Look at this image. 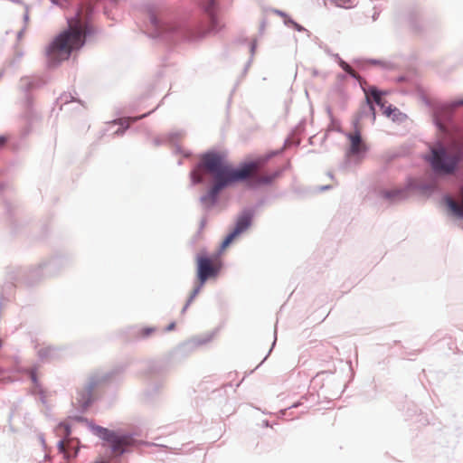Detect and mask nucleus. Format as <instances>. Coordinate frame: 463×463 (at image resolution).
<instances>
[{"label": "nucleus", "instance_id": "obj_1", "mask_svg": "<svg viewBox=\"0 0 463 463\" xmlns=\"http://www.w3.org/2000/svg\"><path fill=\"white\" fill-rule=\"evenodd\" d=\"M269 159V156H260L234 168L222 156L208 153L202 156L197 169L192 172L191 176L194 184H199L203 182L201 170L211 175L213 184L207 194L202 197V202L213 204L220 192L233 183L247 181L248 185L252 188L271 184L280 173L267 171L263 168Z\"/></svg>", "mask_w": 463, "mask_h": 463}, {"label": "nucleus", "instance_id": "obj_2", "mask_svg": "<svg viewBox=\"0 0 463 463\" xmlns=\"http://www.w3.org/2000/svg\"><path fill=\"white\" fill-rule=\"evenodd\" d=\"M90 33L88 25L77 15L68 20V28L60 33L48 48V56L52 61L68 60L73 52L79 51L85 43Z\"/></svg>", "mask_w": 463, "mask_h": 463}, {"label": "nucleus", "instance_id": "obj_3", "mask_svg": "<svg viewBox=\"0 0 463 463\" xmlns=\"http://www.w3.org/2000/svg\"><path fill=\"white\" fill-rule=\"evenodd\" d=\"M462 157L461 151L449 153L443 146L433 147L430 156L432 169L439 174H452Z\"/></svg>", "mask_w": 463, "mask_h": 463}, {"label": "nucleus", "instance_id": "obj_4", "mask_svg": "<svg viewBox=\"0 0 463 463\" xmlns=\"http://www.w3.org/2000/svg\"><path fill=\"white\" fill-rule=\"evenodd\" d=\"M197 276L201 285L210 279L217 276L221 269V261L217 255L207 256L199 253L196 257Z\"/></svg>", "mask_w": 463, "mask_h": 463}, {"label": "nucleus", "instance_id": "obj_5", "mask_svg": "<svg viewBox=\"0 0 463 463\" xmlns=\"http://www.w3.org/2000/svg\"><path fill=\"white\" fill-rule=\"evenodd\" d=\"M99 434L110 444L115 454H122L125 451V448L130 443L128 437L118 436L107 429H99Z\"/></svg>", "mask_w": 463, "mask_h": 463}, {"label": "nucleus", "instance_id": "obj_6", "mask_svg": "<svg viewBox=\"0 0 463 463\" xmlns=\"http://www.w3.org/2000/svg\"><path fill=\"white\" fill-rule=\"evenodd\" d=\"M250 224V215L249 213H243L241 215L236 222L234 230L226 236L222 243V249L228 247L231 242L242 232H244Z\"/></svg>", "mask_w": 463, "mask_h": 463}, {"label": "nucleus", "instance_id": "obj_7", "mask_svg": "<svg viewBox=\"0 0 463 463\" xmlns=\"http://www.w3.org/2000/svg\"><path fill=\"white\" fill-rule=\"evenodd\" d=\"M347 138L350 142V147L348 151L349 156H358L366 151V146L362 140L359 131L347 134Z\"/></svg>", "mask_w": 463, "mask_h": 463}, {"label": "nucleus", "instance_id": "obj_8", "mask_svg": "<svg viewBox=\"0 0 463 463\" xmlns=\"http://www.w3.org/2000/svg\"><path fill=\"white\" fill-rule=\"evenodd\" d=\"M458 106H463V99H457L451 103L445 105L436 112V124L441 131H446V128L442 122L443 117L449 116L453 109Z\"/></svg>", "mask_w": 463, "mask_h": 463}, {"label": "nucleus", "instance_id": "obj_9", "mask_svg": "<svg viewBox=\"0 0 463 463\" xmlns=\"http://www.w3.org/2000/svg\"><path fill=\"white\" fill-rule=\"evenodd\" d=\"M202 5H203V8L204 9L205 13L208 14L209 19L211 20L212 27L207 30L198 32L196 35L193 36L194 38L202 37L208 31H210L213 28V24H214V21H215V0H203Z\"/></svg>", "mask_w": 463, "mask_h": 463}, {"label": "nucleus", "instance_id": "obj_10", "mask_svg": "<svg viewBox=\"0 0 463 463\" xmlns=\"http://www.w3.org/2000/svg\"><path fill=\"white\" fill-rule=\"evenodd\" d=\"M460 197H461V203H458L456 201L449 198L448 199V206L449 210L452 212L453 214H455L458 217L463 218V187L460 190Z\"/></svg>", "mask_w": 463, "mask_h": 463}, {"label": "nucleus", "instance_id": "obj_11", "mask_svg": "<svg viewBox=\"0 0 463 463\" xmlns=\"http://www.w3.org/2000/svg\"><path fill=\"white\" fill-rule=\"evenodd\" d=\"M71 442V440L67 439L61 440L58 443L59 452L62 453L64 455L65 458H68L70 457L68 448L70 447Z\"/></svg>", "mask_w": 463, "mask_h": 463}, {"label": "nucleus", "instance_id": "obj_12", "mask_svg": "<svg viewBox=\"0 0 463 463\" xmlns=\"http://www.w3.org/2000/svg\"><path fill=\"white\" fill-rule=\"evenodd\" d=\"M56 431L58 435L64 436L68 438L71 434V428L67 423H60L57 426Z\"/></svg>", "mask_w": 463, "mask_h": 463}, {"label": "nucleus", "instance_id": "obj_13", "mask_svg": "<svg viewBox=\"0 0 463 463\" xmlns=\"http://www.w3.org/2000/svg\"><path fill=\"white\" fill-rule=\"evenodd\" d=\"M372 98L373 99V101L380 107L383 108V100L381 96V93L377 91L376 90H373L371 92Z\"/></svg>", "mask_w": 463, "mask_h": 463}, {"label": "nucleus", "instance_id": "obj_14", "mask_svg": "<svg viewBox=\"0 0 463 463\" xmlns=\"http://www.w3.org/2000/svg\"><path fill=\"white\" fill-rule=\"evenodd\" d=\"M155 332V328L153 327H146L139 331L138 335L140 337H146Z\"/></svg>", "mask_w": 463, "mask_h": 463}, {"label": "nucleus", "instance_id": "obj_15", "mask_svg": "<svg viewBox=\"0 0 463 463\" xmlns=\"http://www.w3.org/2000/svg\"><path fill=\"white\" fill-rule=\"evenodd\" d=\"M402 191L401 190H392L386 193V197L388 198H400L402 197Z\"/></svg>", "mask_w": 463, "mask_h": 463}, {"label": "nucleus", "instance_id": "obj_16", "mask_svg": "<svg viewBox=\"0 0 463 463\" xmlns=\"http://www.w3.org/2000/svg\"><path fill=\"white\" fill-rule=\"evenodd\" d=\"M199 288L194 289V291L192 292L191 296H190V298L188 299L187 301V304L185 305L184 307V309L190 305V303L193 301V299L194 298V297L197 295V293L199 292Z\"/></svg>", "mask_w": 463, "mask_h": 463}, {"label": "nucleus", "instance_id": "obj_17", "mask_svg": "<svg viewBox=\"0 0 463 463\" xmlns=\"http://www.w3.org/2000/svg\"><path fill=\"white\" fill-rule=\"evenodd\" d=\"M339 64L346 73H348V71L352 69V67L344 61H341Z\"/></svg>", "mask_w": 463, "mask_h": 463}, {"label": "nucleus", "instance_id": "obj_18", "mask_svg": "<svg viewBox=\"0 0 463 463\" xmlns=\"http://www.w3.org/2000/svg\"><path fill=\"white\" fill-rule=\"evenodd\" d=\"M348 74L355 79H357L359 77L357 72L353 68L348 71Z\"/></svg>", "mask_w": 463, "mask_h": 463}, {"label": "nucleus", "instance_id": "obj_19", "mask_svg": "<svg viewBox=\"0 0 463 463\" xmlns=\"http://www.w3.org/2000/svg\"><path fill=\"white\" fill-rule=\"evenodd\" d=\"M7 141V137L5 136L0 137V147L3 146Z\"/></svg>", "mask_w": 463, "mask_h": 463}, {"label": "nucleus", "instance_id": "obj_20", "mask_svg": "<svg viewBox=\"0 0 463 463\" xmlns=\"http://www.w3.org/2000/svg\"><path fill=\"white\" fill-rule=\"evenodd\" d=\"M274 12H275V14H277L278 15H279L281 17H285L286 16V14L282 11L275 10Z\"/></svg>", "mask_w": 463, "mask_h": 463}, {"label": "nucleus", "instance_id": "obj_21", "mask_svg": "<svg viewBox=\"0 0 463 463\" xmlns=\"http://www.w3.org/2000/svg\"><path fill=\"white\" fill-rule=\"evenodd\" d=\"M383 112H384V114H386L387 116H390V115H391V113H392V109H391V108H387Z\"/></svg>", "mask_w": 463, "mask_h": 463}, {"label": "nucleus", "instance_id": "obj_22", "mask_svg": "<svg viewBox=\"0 0 463 463\" xmlns=\"http://www.w3.org/2000/svg\"><path fill=\"white\" fill-rule=\"evenodd\" d=\"M367 102H368V104L370 105V109L373 111V110H374V108H373V106L372 105V103H371V101H370L369 98H367Z\"/></svg>", "mask_w": 463, "mask_h": 463}, {"label": "nucleus", "instance_id": "obj_23", "mask_svg": "<svg viewBox=\"0 0 463 463\" xmlns=\"http://www.w3.org/2000/svg\"><path fill=\"white\" fill-rule=\"evenodd\" d=\"M175 327V324H171L169 326H168V330H171Z\"/></svg>", "mask_w": 463, "mask_h": 463}, {"label": "nucleus", "instance_id": "obj_24", "mask_svg": "<svg viewBox=\"0 0 463 463\" xmlns=\"http://www.w3.org/2000/svg\"><path fill=\"white\" fill-rule=\"evenodd\" d=\"M165 31H172V30H174V28H172V27H166V28H165Z\"/></svg>", "mask_w": 463, "mask_h": 463}, {"label": "nucleus", "instance_id": "obj_25", "mask_svg": "<svg viewBox=\"0 0 463 463\" xmlns=\"http://www.w3.org/2000/svg\"><path fill=\"white\" fill-rule=\"evenodd\" d=\"M123 121H127L126 119H120V124H123Z\"/></svg>", "mask_w": 463, "mask_h": 463}, {"label": "nucleus", "instance_id": "obj_26", "mask_svg": "<svg viewBox=\"0 0 463 463\" xmlns=\"http://www.w3.org/2000/svg\"><path fill=\"white\" fill-rule=\"evenodd\" d=\"M462 146H463V140H462Z\"/></svg>", "mask_w": 463, "mask_h": 463}]
</instances>
